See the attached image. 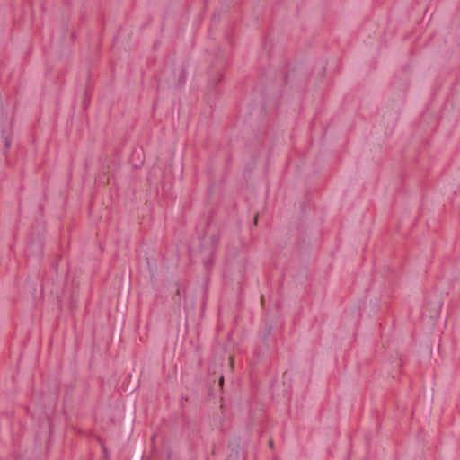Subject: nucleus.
<instances>
[{"mask_svg":"<svg viewBox=\"0 0 460 460\" xmlns=\"http://www.w3.org/2000/svg\"><path fill=\"white\" fill-rule=\"evenodd\" d=\"M213 376H216V373H213ZM216 378H217V376H214V378H213V380H212L213 384H215V383H216Z\"/></svg>","mask_w":460,"mask_h":460,"instance_id":"obj_31","label":"nucleus"},{"mask_svg":"<svg viewBox=\"0 0 460 460\" xmlns=\"http://www.w3.org/2000/svg\"><path fill=\"white\" fill-rule=\"evenodd\" d=\"M281 317L279 311L274 314L270 312L266 313L263 326L258 331L259 343L252 351V364L255 365L269 358L270 350L277 344L275 332Z\"/></svg>","mask_w":460,"mask_h":460,"instance_id":"obj_1","label":"nucleus"},{"mask_svg":"<svg viewBox=\"0 0 460 460\" xmlns=\"http://www.w3.org/2000/svg\"><path fill=\"white\" fill-rule=\"evenodd\" d=\"M44 245L45 238L40 232L33 231L30 234L27 252L31 255L41 256L44 252Z\"/></svg>","mask_w":460,"mask_h":460,"instance_id":"obj_5","label":"nucleus"},{"mask_svg":"<svg viewBox=\"0 0 460 460\" xmlns=\"http://www.w3.org/2000/svg\"><path fill=\"white\" fill-rule=\"evenodd\" d=\"M211 221H212V218H211V217H209V218L208 219V221H207V224H206L207 228H208V227H209V226H210V224H211Z\"/></svg>","mask_w":460,"mask_h":460,"instance_id":"obj_28","label":"nucleus"},{"mask_svg":"<svg viewBox=\"0 0 460 460\" xmlns=\"http://www.w3.org/2000/svg\"><path fill=\"white\" fill-rule=\"evenodd\" d=\"M216 454V445L214 444L213 445V449L211 451V455H215Z\"/></svg>","mask_w":460,"mask_h":460,"instance_id":"obj_29","label":"nucleus"},{"mask_svg":"<svg viewBox=\"0 0 460 460\" xmlns=\"http://www.w3.org/2000/svg\"><path fill=\"white\" fill-rule=\"evenodd\" d=\"M268 445H269L270 448H271V449L274 448V441L271 438L269 439Z\"/></svg>","mask_w":460,"mask_h":460,"instance_id":"obj_25","label":"nucleus"},{"mask_svg":"<svg viewBox=\"0 0 460 460\" xmlns=\"http://www.w3.org/2000/svg\"><path fill=\"white\" fill-rule=\"evenodd\" d=\"M197 362H198V367H199V368H201V367H202V366H203V358H202V355H201L200 353H199V355H198V360H197Z\"/></svg>","mask_w":460,"mask_h":460,"instance_id":"obj_21","label":"nucleus"},{"mask_svg":"<svg viewBox=\"0 0 460 460\" xmlns=\"http://www.w3.org/2000/svg\"><path fill=\"white\" fill-rule=\"evenodd\" d=\"M311 207V199L305 198V199L299 203L298 212L296 215V220L294 223L295 229L297 231L296 244L299 251H306L310 247V242L305 238V223L307 221Z\"/></svg>","mask_w":460,"mask_h":460,"instance_id":"obj_2","label":"nucleus"},{"mask_svg":"<svg viewBox=\"0 0 460 460\" xmlns=\"http://www.w3.org/2000/svg\"><path fill=\"white\" fill-rule=\"evenodd\" d=\"M93 89L94 86L91 84V76L88 75L81 101V106L84 111H86L91 104V99L93 93Z\"/></svg>","mask_w":460,"mask_h":460,"instance_id":"obj_9","label":"nucleus"},{"mask_svg":"<svg viewBox=\"0 0 460 460\" xmlns=\"http://www.w3.org/2000/svg\"><path fill=\"white\" fill-rule=\"evenodd\" d=\"M25 411H26V413H27V414H30V413H31V410H30V407H29V406H26V407H25Z\"/></svg>","mask_w":460,"mask_h":460,"instance_id":"obj_30","label":"nucleus"},{"mask_svg":"<svg viewBox=\"0 0 460 460\" xmlns=\"http://www.w3.org/2000/svg\"><path fill=\"white\" fill-rule=\"evenodd\" d=\"M241 444L242 439L239 436L228 441L226 460H246V453Z\"/></svg>","mask_w":460,"mask_h":460,"instance_id":"obj_4","label":"nucleus"},{"mask_svg":"<svg viewBox=\"0 0 460 460\" xmlns=\"http://www.w3.org/2000/svg\"><path fill=\"white\" fill-rule=\"evenodd\" d=\"M185 80H186V75H185V72L182 71L179 76L178 84L176 86L181 87L185 83Z\"/></svg>","mask_w":460,"mask_h":460,"instance_id":"obj_15","label":"nucleus"},{"mask_svg":"<svg viewBox=\"0 0 460 460\" xmlns=\"http://www.w3.org/2000/svg\"><path fill=\"white\" fill-rule=\"evenodd\" d=\"M70 307L71 309H77V300L75 298V296H74V293L71 294L70 296Z\"/></svg>","mask_w":460,"mask_h":460,"instance_id":"obj_17","label":"nucleus"},{"mask_svg":"<svg viewBox=\"0 0 460 460\" xmlns=\"http://www.w3.org/2000/svg\"><path fill=\"white\" fill-rule=\"evenodd\" d=\"M168 289H172L173 294L172 296V300L173 302L174 310H180L181 306V290L182 288L181 282L180 279L176 281H169L167 284Z\"/></svg>","mask_w":460,"mask_h":460,"instance_id":"obj_8","label":"nucleus"},{"mask_svg":"<svg viewBox=\"0 0 460 460\" xmlns=\"http://www.w3.org/2000/svg\"><path fill=\"white\" fill-rule=\"evenodd\" d=\"M226 66L227 63L222 58H216L213 64L211 65L210 70L208 72V76L209 81L213 84V87L215 89L217 88L218 84L223 82Z\"/></svg>","mask_w":460,"mask_h":460,"instance_id":"obj_3","label":"nucleus"},{"mask_svg":"<svg viewBox=\"0 0 460 460\" xmlns=\"http://www.w3.org/2000/svg\"><path fill=\"white\" fill-rule=\"evenodd\" d=\"M277 460V459H276Z\"/></svg>","mask_w":460,"mask_h":460,"instance_id":"obj_33","label":"nucleus"},{"mask_svg":"<svg viewBox=\"0 0 460 460\" xmlns=\"http://www.w3.org/2000/svg\"><path fill=\"white\" fill-rule=\"evenodd\" d=\"M288 371H285L282 375V378H283V384L285 385L286 383V378L288 377Z\"/></svg>","mask_w":460,"mask_h":460,"instance_id":"obj_26","label":"nucleus"},{"mask_svg":"<svg viewBox=\"0 0 460 460\" xmlns=\"http://www.w3.org/2000/svg\"><path fill=\"white\" fill-rule=\"evenodd\" d=\"M214 385L215 384H210L209 385V387H208V396L209 397H215L216 396V393H215L214 387H213Z\"/></svg>","mask_w":460,"mask_h":460,"instance_id":"obj_20","label":"nucleus"},{"mask_svg":"<svg viewBox=\"0 0 460 460\" xmlns=\"http://www.w3.org/2000/svg\"><path fill=\"white\" fill-rule=\"evenodd\" d=\"M259 217H260V215H259V213L257 212V213L254 215V217H253V220H252V221H253V225H254V226H257V225H258Z\"/></svg>","mask_w":460,"mask_h":460,"instance_id":"obj_23","label":"nucleus"},{"mask_svg":"<svg viewBox=\"0 0 460 460\" xmlns=\"http://www.w3.org/2000/svg\"><path fill=\"white\" fill-rule=\"evenodd\" d=\"M207 460H208V458H207Z\"/></svg>","mask_w":460,"mask_h":460,"instance_id":"obj_32","label":"nucleus"},{"mask_svg":"<svg viewBox=\"0 0 460 460\" xmlns=\"http://www.w3.org/2000/svg\"><path fill=\"white\" fill-rule=\"evenodd\" d=\"M95 439L99 443L101 449H102V447H106V441L102 437L98 435L95 437Z\"/></svg>","mask_w":460,"mask_h":460,"instance_id":"obj_18","label":"nucleus"},{"mask_svg":"<svg viewBox=\"0 0 460 460\" xmlns=\"http://www.w3.org/2000/svg\"><path fill=\"white\" fill-rule=\"evenodd\" d=\"M296 70H297V65L296 64H292L290 62H288L285 65V73H284V76H283V84H284V85H288L290 75H294L295 72H296Z\"/></svg>","mask_w":460,"mask_h":460,"instance_id":"obj_10","label":"nucleus"},{"mask_svg":"<svg viewBox=\"0 0 460 460\" xmlns=\"http://www.w3.org/2000/svg\"><path fill=\"white\" fill-rule=\"evenodd\" d=\"M442 303L439 300L426 301L422 306V314L430 320H438L441 312Z\"/></svg>","mask_w":460,"mask_h":460,"instance_id":"obj_6","label":"nucleus"},{"mask_svg":"<svg viewBox=\"0 0 460 460\" xmlns=\"http://www.w3.org/2000/svg\"><path fill=\"white\" fill-rule=\"evenodd\" d=\"M13 131L12 126L9 128L3 127L0 131V142L3 144V155L8 158L9 149L13 144Z\"/></svg>","mask_w":460,"mask_h":460,"instance_id":"obj_7","label":"nucleus"},{"mask_svg":"<svg viewBox=\"0 0 460 460\" xmlns=\"http://www.w3.org/2000/svg\"><path fill=\"white\" fill-rule=\"evenodd\" d=\"M233 160H234V157H233L232 153L228 152L225 158V162H226V165H230L232 164Z\"/></svg>","mask_w":460,"mask_h":460,"instance_id":"obj_19","label":"nucleus"},{"mask_svg":"<svg viewBox=\"0 0 460 460\" xmlns=\"http://www.w3.org/2000/svg\"><path fill=\"white\" fill-rule=\"evenodd\" d=\"M100 460H110V453L107 447H102V456H100Z\"/></svg>","mask_w":460,"mask_h":460,"instance_id":"obj_14","label":"nucleus"},{"mask_svg":"<svg viewBox=\"0 0 460 460\" xmlns=\"http://www.w3.org/2000/svg\"><path fill=\"white\" fill-rule=\"evenodd\" d=\"M109 169H110V167L108 166L107 167V171L103 172V176L106 177V181L104 182L105 184H109L110 183Z\"/></svg>","mask_w":460,"mask_h":460,"instance_id":"obj_22","label":"nucleus"},{"mask_svg":"<svg viewBox=\"0 0 460 460\" xmlns=\"http://www.w3.org/2000/svg\"><path fill=\"white\" fill-rule=\"evenodd\" d=\"M229 362H230L231 367H234V356H230L229 357Z\"/></svg>","mask_w":460,"mask_h":460,"instance_id":"obj_27","label":"nucleus"},{"mask_svg":"<svg viewBox=\"0 0 460 460\" xmlns=\"http://www.w3.org/2000/svg\"><path fill=\"white\" fill-rule=\"evenodd\" d=\"M213 254L211 253V255L209 256V258L206 259L204 261V267L207 270H211V267L213 265Z\"/></svg>","mask_w":460,"mask_h":460,"instance_id":"obj_13","label":"nucleus"},{"mask_svg":"<svg viewBox=\"0 0 460 460\" xmlns=\"http://www.w3.org/2000/svg\"><path fill=\"white\" fill-rule=\"evenodd\" d=\"M307 268L304 265H299L298 272L293 278L294 279H306Z\"/></svg>","mask_w":460,"mask_h":460,"instance_id":"obj_12","label":"nucleus"},{"mask_svg":"<svg viewBox=\"0 0 460 460\" xmlns=\"http://www.w3.org/2000/svg\"><path fill=\"white\" fill-rule=\"evenodd\" d=\"M223 385H224V376H220L218 377V385L222 388Z\"/></svg>","mask_w":460,"mask_h":460,"instance_id":"obj_24","label":"nucleus"},{"mask_svg":"<svg viewBox=\"0 0 460 460\" xmlns=\"http://www.w3.org/2000/svg\"><path fill=\"white\" fill-rule=\"evenodd\" d=\"M210 245H211V253L214 254L216 250L217 249L218 243H219V235L218 234H212L209 238Z\"/></svg>","mask_w":460,"mask_h":460,"instance_id":"obj_11","label":"nucleus"},{"mask_svg":"<svg viewBox=\"0 0 460 460\" xmlns=\"http://www.w3.org/2000/svg\"><path fill=\"white\" fill-rule=\"evenodd\" d=\"M61 259V256H57L51 262V268L57 272L58 268V261Z\"/></svg>","mask_w":460,"mask_h":460,"instance_id":"obj_16","label":"nucleus"}]
</instances>
